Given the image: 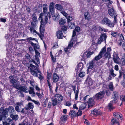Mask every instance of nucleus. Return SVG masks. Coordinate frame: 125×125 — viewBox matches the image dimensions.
<instances>
[{
	"label": "nucleus",
	"mask_w": 125,
	"mask_h": 125,
	"mask_svg": "<svg viewBox=\"0 0 125 125\" xmlns=\"http://www.w3.org/2000/svg\"><path fill=\"white\" fill-rule=\"evenodd\" d=\"M86 104L85 103H83L80 106L79 109L81 110H83L86 108Z\"/></svg>",
	"instance_id": "79ce46f5"
},
{
	"label": "nucleus",
	"mask_w": 125,
	"mask_h": 125,
	"mask_svg": "<svg viewBox=\"0 0 125 125\" xmlns=\"http://www.w3.org/2000/svg\"><path fill=\"white\" fill-rule=\"evenodd\" d=\"M123 77L125 79V81L123 80L121 82V83L122 85L123 86H125V73H123Z\"/></svg>",
	"instance_id": "5fc2aeb1"
},
{
	"label": "nucleus",
	"mask_w": 125,
	"mask_h": 125,
	"mask_svg": "<svg viewBox=\"0 0 125 125\" xmlns=\"http://www.w3.org/2000/svg\"><path fill=\"white\" fill-rule=\"evenodd\" d=\"M54 3L53 2H51L50 4L49 7V10L52 17H53L54 13Z\"/></svg>",
	"instance_id": "dca6fc26"
},
{
	"label": "nucleus",
	"mask_w": 125,
	"mask_h": 125,
	"mask_svg": "<svg viewBox=\"0 0 125 125\" xmlns=\"http://www.w3.org/2000/svg\"><path fill=\"white\" fill-rule=\"evenodd\" d=\"M84 17L85 19L88 21L90 20L91 18V16L89 13L86 12L85 13Z\"/></svg>",
	"instance_id": "c756f323"
},
{
	"label": "nucleus",
	"mask_w": 125,
	"mask_h": 125,
	"mask_svg": "<svg viewBox=\"0 0 125 125\" xmlns=\"http://www.w3.org/2000/svg\"><path fill=\"white\" fill-rule=\"evenodd\" d=\"M109 89L111 91H113L114 89V85L112 82L110 83L109 85Z\"/></svg>",
	"instance_id": "37998d69"
},
{
	"label": "nucleus",
	"mask_w": 125,
	"mask_h": 125,
	"mask_svg": "<svg viewBox=\"0 0 125 125\" xmlns=\"http://www.w3.org/2000/svg\"><path fill=\"white\" fill-rule=\"evenodd\" d=\"M93 54V53L91 52H89L87 54L86 53H84L83 55V58L85 59L87 58H90L91 55Z\"/></svg>",
	"instance_id": "a878e982"
},
{
	"label": "nucleus",
	"mask_w": 125,
	"mask_h": 125,
	"mask_svg": "<svg viewBox=\"0 0 125 125\" xmlns=\"http://www.w3.org/2000/svg\"><path fill=\"white\" fill-rule=\"evenodd\" d=\"M82 112L81 111L79 110L77 112H76V116H80L82 115Z\"/></svg>",
	"instance_id": "4d7b16f0"
},
{
	"label": "nucleus",
	"mask_w": 125,
	"mask_h": 125,
	"mask_svg": "<svg viewBox=\"0 0 125 125\" xmlns=\"http://www.w3.org/2000/svg\"><path fill=\"white\" fill-rule=\"evenodd\" d=\"M68 26L71 29L74 28L75 27V24L74 22H69L68 23Z\"/></svg>",
	"instance_id": "4c0bfd02"
},
{
	"label": "nucleus",
	"mask_w": 125,
	"mask_h": 125,
	"mask_svg": "<svg viewBox=\"0 0 125 125\" xmlns=\"http://www.w3.org/2000/svg\"><path fill=\"white\" fill-rule=\"evenodd\" d=\"M8 110L9 112L10 113H13L14 111V108L11 106H10L8 108Z\"/></svg>",
	"instance_id": "c03bdc74"
},
{
	"label": "nucleus",
	"mask_w": 125,
	"mask_h": 125,
	"mask_svg": "<svg viewBox=\"0 0 125 125\" xmlns=\"http://www.w3.org/2000/svg\"><path fill=\"white\" fill-rule=\"evenodd\" d=\"M99 29L100 31H104L105 32H106L107 31V30L105 29L103 27L102 28L100 26H99Z\"/></svg>",
	"instance_id": "13d9d810"
},
{
	"label": "nucleus",
	"mask_w": 125,
	"mask_h": 125,
	"mask_svg": "<svg viewBox=\"0 0 125 125\" xmlns=\"http://www.w3.org/2000/svg\"><path fill=\"white\" fill-rule=\"evenodd\" d=\"M97 29L96 26L95 25H93L92 26V31H95Z\"/></svg>",
	"instance_id": "69168bd1"
},
{
	"label": "nucleus",
	"mask_w": 125,
	"mask_h": 125,
	"mask_svg": "<svg viewBox=\"0 0 125 125\" xmlns=\"http://www.w3.org/2000/svg\"><path fill=\"white\" fill-rule=\"evenodd\" d=\"M38 22L32 21L31 22V27L30 28L29 30L31 33L33 34H35L37 32L35 30V29L37 27L36 23Z\"/></svg>",
	"instance_id": "6e6552de"
},
{
	"label": "nucleus",
	"mask_w": 125,
	"mask_h": 125,
	"mask_svg": "<svg viewBox=\"0 0 125 125\" xmlns=\"http://www.w3.org/2000/svg\"><path fill=\"white\" fill-rule=\"evenodd\" d=\"M108 107L109 109L110 110L114 109V107L112 106V103L111 102H110V103L109 104Z\"/></svg>",
	"instance_id": "864d4df0"
},
{
	"label": "nucleus",
	"mask_w": 125,
	"mask_h": 125,
	"mask_svg": "<svg viewBox=\"0 0 125 125\" xmlns=\"http://www.w3.org/2000/svg\"><path fill=\"white\" fill-rule=\"evenodd\" d=\"M8 115V113L7 111L6 110H3L2 113H0V121L2 120L3 117H6Z\"/></svg>",
	"instance_id": "f3484780"
},
{
	"label": "nucleus",
	"mask_w": 125,
	"mask_h": 125,
	"mask_svg": "<svg viewBox=\"0 0 125 125\" xmlns=\"http://www.w3.org/2000/svg\"><path fill=\"white\" fill-rule=\"evenodd\" d=\"M67 26L64 25L62 26V30L63 31H65L67 30Z\"/></svg>",
	"instance_id": "bf43d9fd"
},
{
	"label": "nucleus",
	"mask_w": 125,
	"mask_h": 125,
	"mask_svg": "<svg viewBox=\"0 0 125 125\" xmlns=\"http://www.w3.org/2000/svg\"><path fill=\"white\" fill-rule=\"evenodd\" d=\"M111 50L110 47L107 48L106 50V48L105 46H104L98 55L94 57V59L96 61L99 60L103 56L105 58H108L109 59L111 58Z\"/></svg>",
	"instance_id": "f257e3e1"
},
{
	"label": "nucleus",
	"mask_w": 125,
	"mask_h": 125,
	"mask_svg": "<svg viewBox=\"0 0 125 125\" xmlns=\"http://www.w3.org/2000/svg\"><path fill=\"white\" fill-rule=\"evenodd\" d=\"M43 12L45 14V21L46 23L48 20V18H51V15L48 12L47 14L46 13L47 10V8H48V6L46 4H44L43 5Z\"/></svg>",
	"instance_id": "423d86ee"
},
{
	"label": "nucleus",
	"mask_w": 125,
	"mask_h": 125,
	"mask_svg": "<svg viewBox=\"0 0 125 125\" xmlns=\"http://www.w3.org/2000/svg\"><path fill=\"white\" fill-rule=\"evenodd\" d=\"M58 47V43L57 42L54 43V45L52 48L54 49Z\"/></svg>",
	"instance_id": "052dcab7"
},
{
	"label": "nucleus",
	"mask_w": 125,
	"mask_h": 125,
	"mask_svg": "<svg viewBox=\"0 0 125 125\" xmlns=\"http://www.w3.org/2000/svg\"><path fill=\"white\" fill-rule=\"evenodd\" d=\"M91 114L95 116L100 115L101 114L100 110L97 109H94L91 112Z\"/></svg>",
	"instance_id": "412c9836"
},
{
	"label": "nucleus",
	"mask_w": 125,
	"mask_h": 125,
	"mask_svg": "<svg viewBox=\"0 0 125 125\" xmlns=\"http://www.w3.org/2000/svg\"><path fill=\"white\" fill-rule=\"evenodd\" d=\"M34 107V106L32 103H29L27 105V107H26L25 108L26 110H28L29 109H32Z\"/></svg>",
	"instance_id": "7c9ffc66"
},
{
	"label": "nucleus",
	"mask_w": 125,
	"mask_h": 125,
	"mask_svg": "<svg viewBox=\"0 0 125 125\" xmlns=\"http://www.w3.org/2000/svg\"><path fill=\"white\" fill-rule=\"evenodd\" d=\"M94 98H90L88 101L86 102L88 104V107H90L93 106L94 103Z\"/></svg>",
	"instance_id": "6ab92c4d"
},
{
	"label": "nucleus",
	"mask_w": 125,
	"mask_h": 125,
	"mask_svg": "<svg viewBox=\"0 0 125 125\" xmlns=\"http://www.w3.org/2000/svg\"><path fill=\"white\" fill-rule=\"evenodd\" d=\"M114 116L116 117V118L119 119L120 118L121 120H122L121 118L122 115L120 113L118 112H115L114 113Z\"/></svg>",
	"instance_id": "cd10ccee"
},
{
	"label": "nucleus",
	"mask_w": 125,
	"mask_h": 125,
	"mask_svg": "<svg viewBox=\"0 0 125 125\" xmlns=\"http://www.w3.org/2000/svg\"><path fill=\"white\" fill-rule=\"evenodd\" d=\"M109 74L112 76L114 77L116 75V74L114 73V70L113 68H111L109 72Z\"/></svg>",
	"instance_id": "f704fd0d"
},
{
	"label": "nucleus",
	"mask_w": 125,
	"mask_h": 125,
	"mask_svg": "<svg viewBox=\"0 0 125 125\" xmlns=\"http://www.w3.org/2000/svg\"><path fill=\"white\" fill-rule=\"evenodd\" d=\"M35 59L37 62H36L35 60L33 59L31 60L30 61V62H32L37 66H39L38 64L40 63V61L39 57H40V53L38 51L35 50Z\"/></svg>",
	"instance_id": "39448f33"
},
{
	"label": "nucleus",
	"mask_w": 125,
	"mask_h": 125,
	"mask_svg": "<svg viewBox=\"0 0 125 125\" xmlns=\"http://www.w3.org/2000/svg\"><path fill=\"white\" fill-rule=\"evenodd\" d=\"M105 93L104 91H101L96 94L94 97V100H99L102 98L104 96Z\"/></svg>",
	"instance_id": "9d476101"
},
{
	"label": "nucleus",
	"mask_w": 125,
	"mask_h": 125,
	"mask_svg": "<svg viewBox=\"0 0 125 125\" xmlns=\"http://www.w3.org/2000/svg\"><path fill=\"white\" fill-rule=\"evenodd\" d=\"M119 119L115 118H114L111 121V124L114 125L115 124H117L118 125H120L119 123Z\"/></svg>",
	"instance_id": "bb28decb"
},
{
	"label": "nucleus",
	"mask_w": 125,
	"mask_h": 125,
	"mask_svg": "<svg viewBox=\"0 0 125 125\" xmlns=\"http://www.w3.org/2000/svg\"><path fill=\"white\" fill-rule=\"evenodd\" d=\"M113 56V60L114 62L119 64L120 63V59L119 58L117 54L115 52H114Z\"/></svg>",
	"instance_id": "f8f14e48"
},
{
	"label": "nucleus",
	"mask_w": 125,
	"mask_h": 125,
	"mask_svg": "<svg viewBox=\"0 0 125 125\" xmlns=\"http://www.w3.org/2000/svg\"><path fill=\"white\" fill-rule=\"evenodd\" d=\"M30 90L28 91L29 94L31 95L32 97H34L35 95V94L34 91V89L32 87H30Z\"/></svg>",
	"instance_id": "b1692460"
},
{
	"label": "nucleus",
	"mask_w": 125,
	"mask_h": 125,
	"mask_svg": "<svg viewBox=\"0 0 125 125\" xmlns=\"http://www.w3.org/2000/svg\"><path fill=\"white\" fill-rule=\"evenodd\" d=\"M10 117L12 118L13 120L16 121L18 119V116L17 115H14L11 114L10 115Z\"/></svg>",
	"instance_id": "72a5a7b5"
},
{
	"label": "nucleus",
	"mask_w": 125,
	"mask_h": 125,
	"mask_svg": "<svg viewBox=\"0 0 125 125\" xmlns=\"http://www.w3.org/2000/svg\"><path fill=\"white\" fill-rule=\"evenodd\" d=\"M120 97V99L122 102L125 101V95H121Z\"/></svg>",
	"instance_id": "e2e57ef3"
},
{
	"label": "nucleus",
	"mask_w": 125,
	"mask_h": 125,
	"mask_svg": "<svg viewBox=\"0 0 125 125\" xmlns=\"http://www.w3.org/2000/svg\"><path fill=\"white\" fill-rule=\"evenodd\" d=\"M89 95H87L83 98V101L85 102L87 99H89Z\"/></svg>",
	"instance_id": "6e6d98bb"
},
{
	"label": "nucleus",
	"mask_w": 125,
	"mask_h": 125,
	"mask_svg": "<svg viewBox=\"0 0 125 125\" xmlns=\"http://www.w3.org/2000/svg\"><path fill=\"white\" fill-rule=\"evenodd\" d=\"M68 115H64L61 116L60 119L62 121H65L67 119Z\"/></svg>",
	"instance_id": "ea45409f"
},
{
	"label": "nucleus",
	"mask_w": 125,
	"mask_h": 125,
	"mask_svg": "<svg viewBox=\"0 0 125 125\" xmlns=\"http://www.w3.org/2000/svg\"><path fill=\"white\" fill-rule=\"evenodd\" d=\"M101 23L103 25H105L111 28L114 27V23L108 18L104 17L100 21Z\"/></svg>",
	"instance_id": "20e7f679"
},
{
	"label": "nucleus",
	"mask_w": 125,
	"mask_h": 125,
	"mask_svg": "<svg viewBox=\"0 0 125 125\" xmlns=\"http://www.w3.org/2000/svg\"><path fill=\"white\" fill-rule=\"evenodd\" d=\"M55 7L56 9L59 10L60 12L64 16H66L67 15V13L65 12L62 6L60 4H56L55 5Z\"/></svg>",
	"instance_id": "9b49d317"
},
{
	"label": "nucleus",
	"mask_w": 125,
	"mask_h": 125,
	"mask_svg": "<svg viewBox=\"0 0 125 125\" xmlns=\"http://www.w3.org/2000/svg\"><path fill=\"white\" fill-rule=\"evenodd\" d=\"M117 14L113 16V17H114V20H113V22L112 23H114V25L115 24H116L117 22Z\"/></svg>",
	"instance_id": "3c124183"
},
{
	"label": "nucleus",
	"mask_w": 125,
	"mask_h": 125,
	"mask_svg": "<svg viewBox=\"0 0 125 125\" xmlns=\"http://www.w3.org/2000/svg\"><path fill=\"white\" fill-rule=\"evenodd\" d=\"M51 74L50 73L48 72L47 73V80H49L50 79L51 76Z\"/></svg>",
	"instance_id": "338daca9"
},
{
	"label": "nucleus",
	"mask_w": 125,
	"mask_h": 125,
	"mask_svg": "<svg viewBox=\"0 0 125 125\" xmlns=\"http://www.w3.org/2000/svg\"><path fill=\"white\" fill-rule=\"evenodd\" d=\"M77 68L75 70V72L77 74L79 73L83 68V65L82 62L79 63L77 65Z\"/></svg>",
	"instance_id": "4468645a"
},
{
	"label": "nucleus",
	"mask_w": 125,
	"mask_h": 125,
	"mask_svg": "<svg viewBox=\"0 0 125 125\" xmlns=\"http://www.w3.org/2000/svg\"><path fill=\"white\" fill-rule=\"evenodd\" d=\"M112 36L115 38L118 37L119 35V34L117 32L112 31L111 33Z\"/></svg>",
	"instance_id": "2f4dec72"
},
{
	"label": "nucleus",
	"mask_w": 125,
	"mask_h": 125,
	"mask_svg": "<svg viewBox=\"0 0 125 125\" xmlns=\"http://www.w3.org/2000/svg\"><path fill=\"white\" fill-rule=\"evenodd\" d=\"M108 13L109 15L112 17L117 14L114 9L113 8L109 9L108 10Z\"/></svg>",
	"instance_id": "4be33fe9"
},
{
	"label": "nucleus",
	"mask_w": 125,
	"mask_h": 125,
	"mask_svg": "<svg viewBox=\"0 0 125 125\" xmlns=\"http://www.w3.org/2000/svg\"><path fill=\"white\" fill-rule=\"evenodd\" d=\"M16 89L25 93L28 92V91H27V87L26 86H21L19 85V86Z\"/></svg>",
	"instance_id": "a211bd4d"
},
{
	"label": "nucleus",
	"mask_w": 125,
	"mask_h": 125,
	"mask_svg": "<svg viewBox=\"0 0 125 125\" xmlns=\"http://www.w3.org/2000/svg\"><path fill=\"white\" fill-rule=\"evenodd\" d=\"M64 16L66 18L67 20V22L68 23L69 22H70V21H71L73 19L72 17L68 16V14H67L66 15Z\"/></svg>",
	"instance_id": "a18cd8bd"
},
{
	"label": "nucleus",
	"mask_w": 125,
	"mask_h": 125,
	"mask_svg": "<svg viewBox=\"0 0 125 125\" xmlns=\"http://www.w3.org/2000/svg\"><path fill=\"white\" fill-rule=\"evenodd\" d=\"M78 73H77V74ZM79 76L80 78L83 77L85 76V73L84 72H83V71H81V70L79 72Z\"/></svg>",
	"instance_id": "e433bc0d"
},
{
	"label": "nucleus",
	"mask_w": 125,
	"mask_h": 125,
	"mask_svg": "<svg viewBox=\"0 0 125 125\" xmlns=\"http://www.w3.org/2000/svg\"><path fill=\"white\" fill-rule=\"evenodd\" d=\"M66 20L64 19H61L59 21V24L60 25H62L65 24L66 22Z\"/></svg>",
	"instance_id": "49530a36"
},
{
	"label": "nucleus",
	"mask_w": 125,
	"mask_h": 125,
	"mask_svg": "<svg viewBox=\"0 0 125 125\" xmlns=\"http://www.w3.org/2000/svg\"><path fill=\"white\" fill-rule=\"evenodd\" d=\"M28 68L30 70V72L31 74L36 77H38L40 80L43 79V77L42 76V73L38 68L34 65L31 64Z\"/></svg>",
	"instance_id": "f03ea898"
},
{
	"label": "nucleus",
	"mask_w": 125,
	"mask_h": 125,
	"mask_svg": "<svg viewBox=\"0 0 125 125\" xmlns=\"http://www.w3.org/2000/svg\"><path fill=\"white\" fill-rule=\"evenodd\" d=\"M44 24V23H42V25L41 24L39 29L40 33L37 32L36 33L33 34L35 35L36 34H37L42 40H43L44 37V32L45 30L43 27V26Z\"/></svg>",
	"instance_id": "0eeeda50"
},
{
	"label": "nucleus",
	"mask_w": 125,
	"mask_h": 125,
	"mask_svg": "<svg viewBox=\"0 0 125 125\" xmlns=\"http://www.w3.org/2000/svg\"><path fill=\"white\" fill-rule=\"evenodd\" d=\"M14 76H13L10 75L9 78L10 80V83L13 85L14 87L16 89L18 87V86H19V84H17V82H18V81L15 79H14Z\"/></svg>",
	"instance_id": "1a4fd4ad"
},
{
	"label": "nucleus",
	"mask_w": 125,
	"mask_h": 125,
	"mask_svg": "<svg viewBox=\"0 0 125 125\" xmlns=\"http://www.w3.org/2000/svg\"><path fill=\"white\" fill-rule=\"evenodd\" d=\"M57 36L58 39H62L63 37V35L62 31H57Z\"/></svg>",
	"instance_id": "c85d7f7f"
},
{
	"label": "nucleus",
	"mask_w": 125,
	"mask_h": 125,
	"mask_svg": "<svg viewBox=\"0 0 125 125\" xmlns=\"http://www.w3.org/2000/svg\"><path fill=\"white\" fill-rule=\"evenodd\" d=\"M59 76L56 73H53L52 80L53 83H56L58 80L59 78Z\"/></svg>",
	"instance_id": "5701e85b"
},
{
	"label": "nucleus",
	"mask_w": 125,
	"mask_h": 125,
	"mask_svg": "<svg viewBox=\"0 0 125 125\" xmlns=\"http://www.w3.org/2000/svg\"><path fill=\"white\" fill-rule=\"evenodd\" d=\"M107 37L106 35L104 33L101 35L100 36V38H101V39L103 41L104 40L105 41Z\"/></svg>",
	"instance_id": "c9c22d12"
},
{
	"label": "nucleus",
	"mask_w": 125,
	"mask_h": 125,
	"mask_svg": "<svg viewBox=\"0 0 125 125\" xmlns=\"http://www.w3.org/2000/svg\"><path fill=\"white\" fill-rule=\"evenodd\" d=\"M44 16V14L43 13H41L40 14V15L39 18V19L40 18L41 19V24L42 25V24L43 23H44V22H43V17Z\"/></svg>",
	"instance_id": "58836bf2"
},
{
	"label": "nucleus",
	"mask_w": 125,
	"mask_h": 125,
	"mask_svg": "<svg viewBox=\"0 0 125 125\" xmlns=\"http://www.w3.org/2000/svg\"><path fill=\"white\" fill-rule=\"evenodd\" d=\"M69 115L72 118L76 117V112L74 110H71L69 113Z\"/></svg>",
	"instance_id": "393cba45"
},
{
	"label": "nucleus",
	"mask_w": 125,
	"mask_h": 125,
	"mask_svg": "<svg viewBox=\"0 0 125 125\" xmlns=\"http://www.w3.org/2000/svg\"><path fill=\"white\" fill-rule=\"evenodd\" d=\"M121 61L120 62L119 64H121V66L124 65H125V59L124 58H122L121 59Z\"/></svg>",
	"instance_id": "603ef678"
},
{
	"label": "nucleus",
	"mask_w": 125,
	"mask_h": 125,
	"mask_svg": "<svg viewBox=\"0 0 125 125\" xmlns=\"http://www.w3.org/2000/svg\"><path fill=\"white\" fill-rule=\"evenodd\" d=\"M72 87L73 90L74 91V93L75 94V99L76 100H77L78 98L79 90L80 89L79 87L78 86L76 91V86H73Z\"/></svg>",
	"instance_id": "ddd939ff"
},
{
	"label": "nucleus",
	"mask_w": 125,
	"mask_h": 125,
	"mask_svg": "<svg viewBox=\"0 0 125 125\" xmlns=\"http://www.w3.org/2000/svg\"><path fill=\"white\" fill-rule=\"evenodd\" d=\"M80 31V28L79 27H76L74 30L73 31L72 39L70 41V43L69 44L68 47L65 48L64 50L67 53V52H69L71 48L73 47V44L74 43V42L73 40V37L76 35V32L75 31L77 32H79Z\"/></svg>",
	"instance_id": "7ed1b4c3"
},
{
	"label": "nucleus",
	"mask_w": 125,
	"mask_h": 125,
	"mask_svg": "<svg viewBox=\"0 0 125 125\" xmlns=\"http://www.w3.org/2000/svg\"><path fill=\"white\" fill-rule=\"evenodd\" d=\"M85 82L87 84V85L89 86H91L93 84L92 79L90 78H87L85 81Z\"/></svg>",
	"instance_id": "473e14b6"
},
{
	"label": "nucleus",
	"mask_w": 125,
	"mask_h": 125,
	"mask_svg": "<svg viewBox=\"0 0 125 125\" xmlns=\"http://www.w3.org/2000/svg\"><path fill=\"white\" fill-rule=\"evenodd\" d=\"M119 75L118 76V78L119 79H121L122 77V75H123V72L121 70L119 71Z\"/></svg>",
	"instance_id": "680f3d73"
},
{
	"label": "nucleus",
	"mask_w": 125,
	"mask_h": 125,
	"mask_svg": "<svg viewBox=\"0 0 125 125\" xmlns=\"http://www.w3.org/2000/svg\"><path fill=\"white\" fill-rule=\"evenodd\" d=\"M57 100L55 98H52V104L53 106H55L57 104Z\"/></svg>",
	"instance_id": "a19ab883"
},
{
	"label": "nucleus",
	"mask_w": 125,
	"mask_h": 125,
	"mask_svg": "<svg viewBox=\"0 0 125 125\" xmlns=\"http://www.w3.org/2000/svg\"><path fill=\"white\" fill-rule=\"evenodd\" d=\"M114 100L112 101H111V103H116L118 101V98H113Z\"/></svg>",
	"instance_id": "774afa93"
},
{
	"label": "nucleus",
	"mask_w": 125,
	"mask_h": 125,
	"mask_svg": "<svg viewBox=\"0 0 125 125\" xmlns=\"http://www.w3.org/2000/svg\"><path fill=\"white\" fill-rule=\"evenodd\" d=\"M54 13L53 14V17H54L53 20L55 21H57L59 19V17L58 16H55L54 15Z\"/></svg>",
	"instance_id": "0e129e2a"
},
{
	"label": "nucleus",
	"mask_w": 125,
	"mask_h": 125,
	"mask_svg": "<svg viewBox=\"0 0 125 125\" xmlns=\"http://www.w3.org/2000/svg\"><path fill=\"white\" fill-rule=\"evenodd\" d=\"M94 62L93 61H92L90 62L89 66L88 67V69H90L93 68L94 67Z\"/></svg>",
	"instance_id": "8fccbe9b"
},
{
	"label": "nucleus",
	"mask_w": 125,
	"mask_h": 125,
	"mask_svg": "<svg viewBox=\"0 0 125 125\" xmlns=\"http://www.w3.org/2000/svg\"><path fill=\"white\" fill-rule=\"evenodd\" d=\"M55 98L57 100L58 102H60L62 101L63 97L60 94H56L55 95Z\"/></svg>",
	"instance_id": "aec40b11"
},
{
	"label": "nucleus",
	"mask_w": 125,
	"mask_h": 125,
	"mask_svg": "<svg viewBox=\"0 0 125 125\" xmlns=\"http://www.w3.org/2000/svg\"><path fill=\"white\" fill-rule=\"evenodd\" d=\"M122 38H121L118 41V44L120 45H122V47L123 49L125 51V42L124 38L123 35H122Z\"/></svg>",
	"instance_id": "2eb2a0df"
},
{
	"label": "nucleus",
	"mask_w": 125,
	"mask_h": 125,
	"mask_svg": "<svg viewBox=\"0 0 125 125\" xmlns=\"http://www.w3.org/2000/svg\"><path fill=\"white\" fill-rule=\"evenodd\" d=\"M113 98H118V92L116 91H114L113 93Z\"/></svg>",
	"instance_id": "de8ad7c7"
},
{
	"label": "nucleus",
	"mask_w": 125,
	"mask_h": 125,
	"mask_svg": "<svg viewBox=\"0 0 125 125\" xmlns=\"http://www.w3.org/2000/svg\"><path fill=\"white\" fill-rule=\"evenodd\" d=\"M32 17L33 21L38 22L37 19L36 17V15L35 14L33 13L32 14Z\"/></svg>",
	"instance_id": "09e8293b"
}]
</instances>
